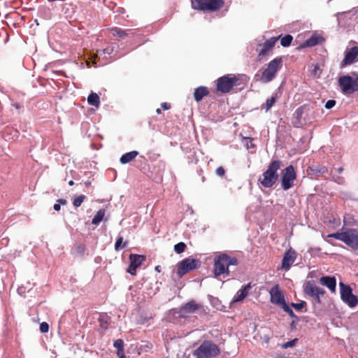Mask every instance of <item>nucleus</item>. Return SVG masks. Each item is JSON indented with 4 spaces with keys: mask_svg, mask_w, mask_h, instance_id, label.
I'll use <instances>...</instances> for the list:
<instances>
[{
    "mask_svg": "<svg viewBox=\"0 0 358 358\" xmlns=\"http://www.w3.org/2000/svg\"><path fill=\"white\" fill-rule=\"evenodd\" d=\"M86 196L85 195H79L76 196L73 201V204L75 207L78 208L81 206L82 203L85 199Z\"/></svg>",
    "mask_w": 358,
    "mask_h": 358,
    "instance_id": "32",
    "label": "nucleus"
},
{
    "mask_svg": "<svg viewBox=\"0 0 358 358\" xmlns=\"http://www.w3.org/2000/svg\"><path fill=\"white\" fill-rule=\"evenodd\" d=\"M276 99L277 94L272 95L271 98L266 99V103L261 105V109L268 112L276 102Z\"/></svg>",
    "mask_w": 358,
    "mask_h": 358,
    "instance_id": "24",
    "label": "nucleus"
},
{
    "mask_svg": "<svg viewBox=\"0 0 358 358\" xmlns=\"http://www.w3.org/2000/svg\"><path fill=\"white\" fill-rule=\"evenodd\" d=\"M113 345L117 349V353L124 352V342L122 339H117Z\"/></svg>",
    "mask_w": 358,
    "mask_h": 358,
    "instance_id": "30",
    "label": "nucleus"
},
{
    "mask_svg": "<svg viewBox=\"0 0 358 358\" xmlns=\"http://www.w3.org/2000/svg\"><path fill=\"white\" fill-rule=\"evenodd\" d=\"M161 106L162 107L163 109L164 110H169L170 108H171V106L170 104H169L168 103L166 102H164L161 104Z\"/></svg>",
    "mask_w": 358,
    "mask_h": 358,
    "instance_id": "45",
    "label": "nucleus"
},
{
    "mask_svg": "<svg viewBox=\"0 0 358 358\" xmlns=\"http://www.w3.org/2000/svg\"><path fill=\"white\" fill-rule=\"evenodd\" d=\"M285 312H286L291 317H296V315L293 312V310L289 308V306L285 303L284 305L281 306Z\"/></svg>",
    "mask_w": 358,
    "mask_h": 358,
    "instance_id": "34",
    "label": "nucleus"
},
{
    "mask_svg": "<svg viewBox=\"0 0 358 358\" xmlns=\"http://www.w3.org/2000/svg\"><path fill=\"white\" fill-rule=\"evenodd\" d=\"M127 245V241L123 243V237L119 236L115 244V250L119 251L120 249L125 248Z\"/></svg>",
    "mask_w": 358,
    "mask_h": 358,
    "instance_id": "29",
    "label": "nucleus"
},
{
    "mask_svg": "<svg viewBox=\"0 0 358 358\" xmlns=\"http://www.w3.org/2000/svg\"><path fill=\"white\" fill-rule=\"evenodd\" d=\"M187 248V245L183 242H180L174 245V250L177 254L183 252Z\"/></svg>",
    "mask_w": 358,
    "mask_h": 358,
    "instance_id": "31",
    "label": "nucleus"
},
{
    "mask_svg": "<svg viewBox=\"0 0 358 358\" xmlns=\"http://www.w3.org/2000/svg\"><path fill=\"white\" fill-rule=\"evenodd\" d=\"M316 171L320 173H326L328 172L327 168L325 166L320 167L319 169H316Z\"/></svg>",
    "mask_w": 358,
    "mask_h": 358,
    "instance_id": "43",
    "label": "nucleus"
},
{
    "mask_svg": "<svg viewBox=\"0 0 358 358\" xmlns=\"http://www.w3.org/2000/svg\"><path fill=\"white\" fill-rule=\"evenodd\" d=\"M138 152L136 150L127 152L122 155L120 159V162L122 164L129 163L132 162L138 155Z\"/></svg>",
    "mask_w": 358,
    "mask_h": 358,
    "instance_id": "23",
    "label": "nucleus"
},
{
    "mask_svg": "<svg viewBox=\"0 0 358 358\" xmlns=\"http://www.w3.org/2000/svg\"><path fill=\"white\" fill-rule=\"evenodd\" d=\"M85 184L86 186H89V185H90L91 182L87 181Z\"/></svg>",
    "mask_w": 358,
    "mask_h": 358,
    "instance_id": "55",
    "label": "nucleus"
},
{
    "mask_svg": "<svg viewBox=\"0 0 358 358\" xmlns=\"http://www.w3.org/2000/svg\"><path fill=\"white\" fill-rule=\"evenodd\" d=\"M327 236L343 242L353 250L358 248V230L356 229L343 228L341 231L329 234Z\"/></svg>",
    "mask_w": 358,
    "mask_h": 358,
    "instance_id": "2",
    "label": "nucleus"
},
{
    "mask_svg": "<svg viewBox=\"0 0 358 358\" xmlns=\"http://www.w3.org/2000/svg\"><path fill=\"white\" fill-rule=\"evenodd\" d=\"M201 266V262L191 257L182 259L178 264L177 275L179 278H182L188 272L199 268Z\"/></svg>",
    "mask_w": 358,
    "mask_h": 358,
    "instance_id": "11",
    "label": "nucleus"
},
{
    "mask_svg": "<svg viewBox=\"0 0 358 358\" xmlns=\"http://www.w3.org/2000/svg\"><path fill=\"white\" fill-rule=\"evenodd\" d=\"M87 102L90 105L98 108L100 104L99 96L97 94L92 92L87 97Z\"/></svg>",
    "mask_w": 358,
    "mask_h": 358,
    "instance_id": "26",
    "label": "nucleus"
},
{
    "mask_svg": "<svg viewBox=\"0 0 358 358\" xmlns=\"http://www.w3.org/2000/svg\"><path fill=\"white\" fill-rule=\"evenodd\" d=\"M320 38H321L317 35H313L310 38L307 39L302 45H301V48L313 47L319 43Z\"/></svg>",
    "mask_w": 358,
    "mask_h": 358,
    "instance_id": "25",
    "label": "nucleus"
},
{
    "mask_svg": "<svg viewBox=\"0 0 358 358\" xmlns=\"http://www.w3.org/2000/svg\"><path fill=\"white\" fill-rule=\"evenodd\" d=\"M320 282L322 285H324L327 287H328L331 292H336V281L334 277L323 276L320 278Z\"/></svg>",
    "mask_w": 358,
    "mask_h": 358,
    "instance_id": "20",
    "label": "nucleus"
},
{
    "mask_svg": "<svg viewBox=\"0 0 358 358\" xmlns=\"http://www.w3.org/2000/svg\"><path fill=\"white\" fill-rule=\"evenodd\" d=\"M280 44L283 47H288L290 45L292 40L293 36L290 34H287L283 37H280Z\"/></svg>",
    "mask_w": 358,
    "mask_h": 358,
    "instance_id": "28",
    "label": "nucleus"
},
{
    "mask_svg": "<svg viewBox=\"0 0 358 358\" xmlns=\"http://www.w3.org/2000/svg\"><path fill=\"white\" fill-rule=\"evenodd\" d=\"M358 62V46L346 48L345 57L341 63V67H344Z\"/></svg>",
    "mask_w": 358,
    "mask_h": 358,
    "instance_id": "14",
    "label": "nucleus"
},
{
    "mask_svg": "<svg viewBox=\"0 0 358 358\" xmlns=\"http://www.w3.org/2000/svg\"><path fill=\"white\" fill-rule=\"evenodd\" d=\"M335 181L338 183H342L343 182V179L338 177V178L335 179Z\"/></svg>",
    "mask_w": 358,
    "mask_h": 358,
    "instance_id": "50",
    "label": "nucleus"
},
{
    "mask_svg": "<svg viewBox=\"0 0 358 358\" xmlns=\"http://www.w3.org/2000/svg\"><path fill=\"white\" fill-rule=\"evenodd\" d=\"M69 185L70 186H72V185H74V182H73V180H70V181L69 182Z\"/></svg>",
    "mask_w": 358,
    "mask_h": 358,
    "instance_id": "54",
    "label": "nucleus"
},
{
    "mask_svg": "<svg viewBox=\"0 0 358 358\" xmlns=\"http://www.w3.org/2000/svg\"><path fill=\"white\" fill-rule=\"evenodd\" d=\"M192 7L194 10L216 12L224 6V0H192Z\"/></svg>",
    "mask_w": 358,
    "mask_h": 358,
    "instance_id": "6",
    "label": "nucleus"
},
{
    "mask_svg": "<svg viewBox=\"0 0 358 358\" xmlns=\"http://www.w3.org/2000/svg\"><path fill=\"white\" fill-rule=\"evenodd\" d=\"M155 271H157V272H160V266H157L155 267Z\"/></svg>",
    "mask_w": 358,
    "mask_h": 358,
    "instance_id": "52",
    "label": "nucleus"
},
{
    "mask_svg": "<svg viewBox=\"0 0 358 358\" xmlns=\"http://www.w3.org/2000/svg\"><path fill=\"white\" fill-rule=\"evenodd\" d=\"M282 58L275 57L271 60L267 65L266 69L262 72L261 81L268 83L271 81L276 76L277 72L282 68Z\"/></svg>",
    "mask_w": 358,
    "mask_h": 358,
    "instance_id": "8",
    "label": "nucleus"
},
{
    "mask_svg": "<svg viewBox=\"0 0 358 358\" xmlns=\"http://www.w3.org/2000/svg\"><path fill=\"white\" fill-rule=\"evenodd\" d=\"M318 69H319V66H318V65H317V64H316V65H315V66H314V69H313V73L314 75H315V74H316V73H317V71Z\"/></svg>",
    "mask_w": 358,
    "mask_h": 358,
    "instance_id": "49",
    "label": "nucleus"
},
{
    "mask_svg": "<svg viewBox=\"0 0 358 358\" xmlns=\"http://www.w3.org/2000/svg\"><path fill=\"white\" fill-rule=\"evenodd\" d=\"M280 36L278 37H272L265 41L262 45V49L259 52V57H262L268 54V52L274 47L275 43L278 41Z\"/></svg>",
    "mask_w": 358,
    "mask_h": 358,
    "instance_id": "18",
    "label": "nucleus"
},
{
    "mask_svg": "<svg viewBox=\"0 0 358 358\" xmlns=\"http://www.w3.org/2000/svg\"><path fill=\"white\" fill-rule=\"evenodd\" d=\"M296 179V173L292 165H289L281 171V187L284 190H288L294 187Z\"/></svg>",
    "mask_w": 358,
    "mask_h": 358,
    "instance_id": "10",
    "label": "nucleus"
},
{
    "mask_svg": "<svg viewBox=\"0 0 358 358\" xmlns=\"http://www.w3.org/2000/svg\"><path fill=\"white\" fill-rule=\"evenodd\" d=\"M199 310L203 311V306L196 303L195 301L192 300L181 307L180 314L182 317H188L189 314L194 313Z\"/></svg>",
    "mask_w": 358,
    "mask_h": 358,
    "instance_id": "13",
    "label": "nucleus"
},
{
    "mask_svg": "<svg viewBox=\"0 0 358 358\" xmlns=\"http://www.w3.org/2000/svg\"><path fill=\"white\" fill-rule=\"evenodd\" d=\"M303 292L305 294L313 297L317 294L324 295L325 291L324 289L317 287L313 281H307L303 285Z\"/></svg>",
    "mask_w": 358,
    "mask_h": 358,
    "instance_id": "15",
    "label": "nucleus"
},
{
    "mask_svg": "<svg viewBox=\"0 0 358 358\" xmlns=\"http://www.w3.org/2000/svg\"><path fill=\"white\" fill-rule=\"evenodd\" d=\"M230 265H238V259L236 257H231L226 254L220 255L215 258L214 274L216 278L221 275H229Z\"/></svg>",
    "mask_w": 358,
    "mask_h": 358,
    "instance_id": "3",
    "label": "nucleus"
},
{
    "mask_svg": "<svg viewBox=\"0 0 358 358\" xmlns=\"http://www.w3.org/2000/svg\"><path fill=\"white\" fill-rule=\"evenodd\" d=\"M104 216L105 210L103 209H100L94 216L92 223L94 225H98L103 220Z\"/></svg>",
    "mask_w": 358,
    "mask_h": 358,
    "instance_id": "27",
    "label": "nucleus"
},
{
    "mask_svg": "<svg viewBox=\"0 0 358 358\" xmlns=\"http://www.w3.org/2000/svg\"><path fill=\"white\" fill-rule=\"evenodd\" d=\"M103 51L106 53L110 54V52L113 51V49L111 48L108 47V48H106V49H104Z\"/></svg>",
    "mask_w": 358,
    "mask_h": 358,
    "instance_id": "47",
    "label": "nucleus"
},
{
    "mask_svg": "<svg viewBox=\"0 0 358 358\" xmlns=\"http://www.w3.org/2000/svg\"><path fill=\"white\" fill-rule=\"evenodd\" d=\"M99 322H100V325L103 329H108L107 322H103V319H101V318L99 319Z\"/></svg>",
    "mask_w": 358,
    "mask_h": 358,
    "instance_id": "44",
    "label": "nucleus"
},
{
    "mask_svg": "<svg viewBox=\"0 0 358 358\" xmlns=\"http://www.w3.org/2000/svg\"><path fill=\"white\" fill-rule=\"evenodd\" d=\"M357 275H358V273H357Z\"/></svg>",
    "mask_w": 358,
    "mask_h": 358,
    "instance_id": "56",
    "label": "nucleus"
},
{
    "mask_svg": "<svg viewBox=\"0 0 358 358\" xmlns=\"http://www.w3.org/2000/svg\"><path fill=\"white\" fill-rule=\"evenodd\" d=\"M338 84L343 93L352 94L358 91V74L354 73L353 76H341L338 79Z\"/></svg>",
    "mask_w": 358,
    "mask_h": 358,
    "instance_id": "7",
    "label": "nucleus"
},
{
    "mask_svg": "<svg viewBox=\"0 0 358 358\" xmlns=\"http://www.w3.org/2000/svg\"><path fill=\"white\" fill-rule=\"evenodd\" d=\"M75 250L77 254L83 256L85 252V245L84 244H79L76 246Z\"/></svg>",
    "mask_w": 358,
    "mask_h": 358,
    "instance_id": "35",
    "label": "nucleus"
},
{
    "mask_svg": "<svg viewBox=\"0 0 358 358\" xmlns=\"http://www.w3.org/2000/svg\"><path fill=\"white\" fill-rule=\"evenodd\" d=\"M291 306L294 308V309L297 311L301 310V309L306 306V302L304 301H302L300 303H292Z\"/></svg>",
    "mask_w": 358,
    "mask_h": 358,
    "instance_id": "36",
    "label": "nucleus"
},
{
    "mask_svg": "<svg viewBox=\"0 0 358 358\" xmlns=\"http://www.w3.org/2000/svg\"><path fill=\"white\" fill-rule=\"evenodd\" d=\"M296 252L292 249H289L285 252L282 260V268L287 271L289 269L291 265L296 260Z\"/></svg>",
    "mask_w": 358,
    "mask_h": 358,
    "instance_id": "17",
    "label": "nucleus"
},
{
    "mask_svg": "<svg viewBox=\"0 0 358 358\" xmlns=\"http://www.w3.org/2000/svg\"><path fill=\"white\" fill-rule=\"evenodd\" d=\"M343 171V167H339L338 169H337V171L341 173L342 171Z\"/></svg>",
    "mask_w": 358,
    "mask_h": 358,
    "instance_id": "51",
    "label": "nucleus"
},
{
    "mask_svg": "<svg viewBox=\"0 0 358 358\" xmlns=\"http://www.w3.org/2000/svg\"><path fill=\"white\" fill-rule=\"evenodd\" d=\"M130 264L127 271L132 275H136V269L146 260L145 255L131 254L129 255Z\"/></svg>",
    "mask_w": 358,
    "mask_h": 358,
    "instance_id": "12",
    "label": "nucleus"
},
{
    "mask_svg": "<svg viewBox=\"0 0 358 358\" xmlns=\"http://www.w3.org/2000/svg\"><path fill=\"white\" fill-rule=\"evenodd\" d=\"M271 301L274 304L280 306L284 305L286 302L285 301L284 295L279 290L278 285L273 286L270 290Z\"/></svg>",
    "mask_w": 358,
    "mask_h": 358,
    "instance_id": "16",
    "label": "nucleus"
},
{
    "mask_svg": "<svg viewBox=\"0 0 358 358\" xmlns=\"http://www.w3.org/2000/svg\"><path fill=\"white\" fill-rule=\"evenodd\" d=\"M297 341V338H294L292 341H287L282 345V348L287 349L288 348L294 347Z\"/></svg>",
    "mask_w": 358,
    "mask_h": 358,
    "instance_id": "37",
    "label": "nucleus"
},
{
    "mask_svg": "<svg viewBox=\"0 0 358 358\" xmlns=\"http://www.w3.org/2000/svg\"><path fill=\"white\" fill-rule=\"evenodd\" d=\"M110 32L114 37L124 39L131 34L130 29L124 30L119 27H113L110 29Z\"/></svg>",
    "mask_w": 358,
    "mask_h": 358,
    "instance_id": "22",
    "label": "nucleus"
},
{
    "mask_svg": "<svg viewBox=\"0 0 358 358\" xmlns=\"http://www.w3.org/2000/svg\"><path fill=\"white\" fill-rule=\"evenodd\" d=\"M117 356L118 357V358H126L124 352L117 353Z\"/></svg>",
    "mask_w": 358,
    "mask_h": 358,
    "instance_id": "48",
    "label": "nucleus"
},
{
    "mask_svg": "<svg viewBox=\"0 0 358 358\" xmlns=\"http://www.w3.org/2000/svg\"><path fill=\"white\" fill-rule=\"evenodd\" d=\"M221 352L220 347L210 340H205L193 351L196 358H216Z\"/></svg>",
    "mask_w": 358,
    "mask_h": 358,
    "instance_id": "4",
    "label": "nucleus"
},
{
    "mask_svg": "<svg viewBox=\"0 0 358 358\" xmlns=\"http://www.w3.org/2000/svg\"><path fill=\"white\" fill-rule=\"evenodd\" d=\"M336 105V101L333 99L328 100L325 103L327 109H331Z\"/></svg>",
    "mask_w": 358,
    "mask_h": 358,
    "instance_id": "40",
    "label": "nucleus"
},
{
    "mask_svg": "<svg viewBox=\"0 0 358 358\" xmlns=\"http://www.w3.org/2000/svg\"><path fill=\"white\" fill-rule=\"evenodd\" d=\"M58 203H55L53 206V208L56 211H59L61 209V205H66L67 201L64 199H59L57 200Z\"/></svg>",
    "mask_w": 358,
    "mask_h": 358,
    "instance_id": "33",
    "label": "nucleus"
},
{
    "mask_svg": "<svg viewBox=\"0 0 358 358\" xmlns=\"http://www.w3.org/2000/svg\"><path fill=\"white\" fill-rule=\"evenodd\" d=\"M247 139H249L250 140V143H248L247 144V148H254L255 147V145L252 143V138H248Z\"/></svg>",
    "mask_w": 358,
    "mask_h": 358,
    "instance_id": "46",
    "label": "nucleus"
},
{
    "mask_svg": "<svg viewBox=\"0 0 358 358\" xmlns=\"http://www.w3.org/2000/svg\"><path fill=\"white\" fill-rule=\"evenodd\" d=\"M339 287L341 300L350 308L356 307L358 305V297L353 294L350 286L340 282Z\"/></svg>",
    "mask_w": 358,
    "mask_h": 358,
    "instance_id": "9",
    "label": "nucleus"
},
{
    "mask_svg": "<svg viewBox=\"0 0 358 358\" xmlns=\"http://www.w3.org/2000/svg\"><path fill=\"white\" fill-rule=\"evenodd\" d=\"M303 108H304V106H301L299 108H298L295 112H294V115L296 117V118L297 119H301L303 113Z\"/></svg>",
    "mask_w": 358,
    "mask_h": 358,
    "instance_id": "38",
    "label": "nucleus"
},
{
    "mask_svg": "<svg viewBox=\"0 0 358 358\" xmlns=\"http://www.w3.org/2000/svg\"><path fill=\"white\" fill-rule=\"evenodd\" d=\"M156 113H157V114H161V113H162V110H161V109H160V108H157V109L156 110Z\"/></svg>",
    "mask_w": 358,
    "mask_h": 358,
    "instance_id": "53",
    "label": "nucleus"
},
{
    "mask_svg": "<svg viewBox=\"0 0 358 358\" xmlns=\"http://www.w3.org/2000/svg\"><path fill=\"white\" fill-rule=\"evenodd\" d=\"M242 78L239 75L227 74L216 80V90L222 94L229 93L231 89L241 84Z\"/></svg>",
    "mask_w": 358,
    "mask_h": 358,
    "instance_id": "5",
    "label": "nucleus"
},
{
    "mask_svg": "<svg viewBox=\"0 0 358 358\" xmlns=\"http://www.w3.org/2000/svg\"><path fill=\"white\" fill-rule=\"evenodd\" d=\"M282 166V162L279 159L272 160L268 166V169L259 177L258 181L265 188L272 187L278 179V171Z\"/></svg>",
    "mask_w": 358,
    "mask_h": 358,
    "instance_id": "1",
    "label": "nucleus"
},
{
    "mask_svg": "<svg viewBox=\"0 0 358 358\" xmlns=\"http://www.w3.org/2000/svg\"><path fill=\"white\" fill-rule=\"evenodd\" d=\"M216 174L219 176H224V174H225V170L222 167V166H219L217 169H216Z\"/></svg>",
    "mask_w": 358,
    "mask_h": 358,
    "instance_id": "41",
    "label": "nucleus"
},
{
    "mask_svg": "<svg viewBox=\"0 0 358 358\" xmlns=\"http://www.w3.org/2000/svg\"><path fill=\"white\" fill-rule=\"evenodd\" d=\"M320 295L321 294H317V295H315V296H313L312 297L313 299V303H321Z\"/></svg>",
    "mask_w": 358,
    "mask_h": 358,
    "instance_id": "42",
    "label": "nucleus"
},
{
    "mask_svg": "<svg viewBox=\"0 0 358 358\" xmlns=\"http://www.w3.org/2000/svg\"><path fill=\"white\" fill-rule=\"evenodd\" d=\"M252 288L251 283L249 282L247 285L243 286L235 294L232 300V303L241 302L249 294L250 291Z\"/></svg>",
    "mask_w": 358,
    "mask_h": 358,
    "instance_id": "19",
    "label": "nucleus"
},
{
    "mask_svg": "<svg viewBox=\"0 0 358 358\" xmlns=\"http://www.w3.org/2000/svg\"><path fill=\"white\" fill-rule=\"evenodd\" d=\"M40 331L42 333H47L49 331V325L47 322H43L40 324Z\"/></svg>",
    "mask_w": 358,
    "mask_h": 358,
    "instance_id": "39",
    "label": "nucleus"
},
{
    "mask_svg": "<svg viewBox=\"0 0 358 358\" xmlns=\"http://www.w3.org/2000/svg\"><path fill=\"white\" fill-rule=\"evenodd\" d=\"M208 94L209 90L207 87L200 86L194 90V99L196 102H199Z\"/></svg>",
    "mask_w": 358,
    "mask_h": 358,
    "instance_id": "21",
    "label": "nucleus"
}]
</instances>
